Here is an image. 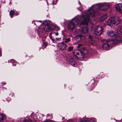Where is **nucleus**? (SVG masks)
I'll use <instances>...</instances> for the list:
<instances>
[{
	"label": "nucleus",
	"instance_id": "f257e3e1",
	"mask_svg": "<svg viewBox=\"0 0 122 122\" xmlns=\"http://www.w3.org/2000/svg\"><path fill=\"white\" fill-rule=\"evenodd\" d=\"M109 7V5L108 3L98 4L95 5L89 8L88 10V15L86 13H84L82 15L84 20L81 24L87 25L88 24L89 17H94L96 14V11L95 9H100L101 10H107Z\"/></svg>",
	"mask_w": 122,
	"mask_h": 122
},
{
	"label": "nucleus",
	"instance_id": "f03ea898",
	"mask_svg": "<svg viewBox=\"0 0 122 122\" xmlns=\"http://www.w3.org/2000/svg\"><path fill=\"white\" fill-rule=\"evenodd\" d=\"M121 21V19L118 16H116L109 18L107 20V24L110 26H115L119 24Z\"/></svg>",
	"mask_w": 122,
	"mask_h": 122
},
{
	"label": "nucleus",
	"instance_id": "7ed1b4c3",
	"mask_svg": "<svg viewBox=\"0 0 122 122\" xmlns=\"http://www.w3.org/2000/svg\"><path fill=\"white\" fill-rule=\"evenodd\" d=\"M108 36L113 37L112 38V40L115 43L120 44L122 43L121 38L120 37L116 36V33L113 30H111L108 31L107 33Z\"/></svg>",
	"mask_w": 122,
	"mask_h": 122
},
{
	"label": "nucleus",
	"instance_id": "20e7f679",
	"mask_svg": "<svg viewBox=\"0 0 122 122\" xmlns=\"http://www.w3.org/2000/svg\"><path fill=\"white\" fill-rule=\"evenodd\" d=\"M79 22V20L77 18H74L68 24V29L72 30L74 28L75 25L78 24Z\"/></svg>",
	"mask_w": 122,
	"mask_h": 122
},
{
	"label": "nucleus",
	"instance_id": "39448f33",
	"mask_svg": "<svg viewBox=\"0 0 122 122\" xmlns=\"http://www.w3.org/2000/svg\"><path fill=\"white\" fill-rule=\"evenodd\" d=\"M84 54H83L82 51L79 50L76 51L75 57L79 59L82 60L84 58Z\"/></svg>",
	"mask_w": 122,
	"mask_h": 122
},
{
	"label": "nucleus",
	"instance_id": "423d86ee",
	"mask_svg": "<svg viewBox=\"0 0 122 122\" xmlns=\"http://www.w3.org/2000/svg\"><path fill=\"white\" fill-rule=\"evenodd\" d=\"M69 63L74 66H77L76 60L75 58V56H73L70 58L69 59Z\"/></svg>",
	"mask_w": 122,
	"mask_h": 122
},
{
	"label": "nucleus",
	"instance_id": "0eeeda50",
	"mask_svg": "<svg viewBox=\"0 0 122 122\" xmlns=\"http://www.w3.org/2000/svg\"><path fill=\"white\" fill-rule=\"evenodd\" d=\"M103 29L101 26H96L95 29L94 33L97 35L101 34L103 31Z\"/></svg>",
	"mask_w": 122,
	"mask_h": 122
},
{
	"label": "nucleus",
	"instance_id": "6e6552de",
	"mask_svg": "<svg viewBox=\"0 0 122 122\" xmlns=\"http://www.w3.org/2000/svg\"><path fill=\"white\" fill-rule=\"evenodd\" d=\"M58 48L62 50H64L66 48V45L63 42L58 43L57 44Z\"/></svg>",
	"mask_w": 122,
	"mask_h": 122
},
{
	"label": "nucleus",
	"instance_id": "1a4fd4ad",
	"mask_svg": "<svg viewBox=\"0 0 122 122\" xmlns=\"http://www.w3.org/2000/svg\"><path fill=\"white\" fill-rule=\"evenodd\" d=\"M117 10L122 13V5L120 4H117L116 6Z\"/></svg>",
	"mask_w": 122,
	"mask_h": 122
},
{
	"label": "nucleus",
	"instance_id": "9d476101",
	"mask_svg": "<svg viewBox=\"0 0 122 122\" xmlns=\"http://www.w3.org/2000/svg\"><path fill=\"white\" fill-rule=\"evenodd\" d=\"M88 30V29L86 27H83L81 30L80 32L81 34H84L87 33Z\"/></svg>",
	"mask_w": 122,
	"mask_h": 122
},
{
	"label": "nucleus",
	"instance_id": "9b49d317",
	"mask_svg": "<svg viewBox=\"0 0 122 122\" xmlns=\"http://www.w3.org/2000/svg\"><path fill=\"white\" fill-rule=\"evenodd\" d=\"M55 27V26L53 25H50L47 26V30H50L54 29Z\"/></svg>",
	"mask_w": 122,
	"mask_h": 122
},
{
	"label": "nucleus",
	"instance_id": "f8f14e48",
	"mask_svg": "<svg viewBox=\"0 0 122 122\" xmlns=\"http://www.w3.org/2000/svg\"><path fill=\"white\" fill-rule=\"evenodd\" d=\"M117 32L118 33L122 36V25L121 27H118L117 29Z\"/></svg>",
	"mask_w": 122,
	"mask_h": 122
},
{
	"label": "nucleus",
	"instance_id": "ddd939ff",
	"mask_svg": "<svg viewBox=\"0 0 122 122\" xmlns=\"http://www.w3.org/2000/svg\"><path fill=\"white\" fill-rule=\"evenodd\" d=\"M6 116L5 114H0V121H2L3 120L6 119Z\"/></svg>",
	"mask_w": 122,
	"mask_h": 122
},
{
	"label": "nucleus",
	"instance_id": "4468645a",
	"mask_svg": "<svg viewBox=\"0 0 122 122\" xmlns=\"http://www.w3.org/2000/svg\"><path fill=\"white\" fill-rule=\"evenodd\" d=\"M109 47V45L107 43L104 44L102 46V48L105 50L107 49Z\"/></svg>",
	"mask_w": 122,
	"mask_h": 122
},
{
	"label": "nucleus",
	"instance_id": "2eb2a0df",
	"mask_svg": "<svg viewBox=\"0 0 122 122\" xmlns=\"http://www.w3.org/2000/svg\"><path fill=\"white\" fill-rule=\"evenodd\" d=\"M82 52L84 54V56H89V53L87 49H86L85 50H83Z\"/></svg>",
	"mask_w": 122,
	"mask_h": 122
},
{
	"label": "nucleus",
	"instance_id": "dca6fc26",
	"mask_svg": "<svg viewBox=\"0 0 122 122\" xmlns=\"http://www.w3.org/2000/svg\"><path fill=\"white\" fill-rule=\"evenodd\" d=\"M107 14H104L102 16L101 18V20L102 21L107 19Z\"/></svg>",
	"mask_w": 122,
	"mask_h": 122
},
{
	"label": "nucleus",
	"instance_id": "f3484780",
	"mask_svg": "<svg viewBox=\"0 0 122 122\" xmlns=\"http://www.w3.org/2000/svg\"><path fill=\"white\" fill-rule=\"evenodd\" d=\"M111 41V40L110 39H107V40L105 39H103L101 40V42H108Z\"/></svg>",
	"mask_w": 122,
	"mask_h": 122
},
{
	"label": "nucleus",
	"instance_id": "a211bd4d",
	"mask_svg": "<svg viewBox=\"0 0 122 122\" xmlns=\"http://www.w3.org/2000/svg\"><path fill=\"white\" fill-rule=\"evenodd\" d=\"M91 43L93 46L96 45L97 42L95 39L90 42Z\"/></svg>",
	"mask_w": 122,
	"mask_h": 122
},
{
	"label": "nucleus",
	"instance_id": "6ab92c4d",
	"mask_svg": "<svg viewBox=\"0 0 122 122\" xmlns=\"http://www.w3.org/2000/svg\"><path fill=\"white\" fill-rule=\"evenodd\" d=\"M88 40L90 42L92 40L94 39V37L91 35H89L88 36Z\"/></svg>",
	"mask_w": 122,
	"mask_h": 122
},
{
	"label": "nucleus",
	"instance_id": "aec40b11",
	"mask_svg": "<svg viewBox=\"0 0 122 122\" xmlns=\"http://www.w3.org/2000/svg\"><path fill=\"white\" fill-rule=\"evenodd\" d=\"M15 13V11L13 10H11L10 12V15L11 17H12L14 15Z\"/></svg>",
	"mask_w": 122,
	"mask_h": 122
},
{
	"label": "nucleus",
	"instance_id": "412c9836",
	"mask_svg": "<svg viewBox=\"0 0 122 122\" xmlns=\"http://www.w3.org/2000/svg\"><path fill=\"white\" fill-rule=\"evenodd\" d=\"M78 38L80 40L82 41L83 40L85 39V37L84 36L80 35L79 36H78Z\"/></svg>",
	"mask_w": 122,
	"mask_h": 122
},
{
	"label": "nucleus",
	"instance_id": "4be33fe9",
	"mask_svg": "<svg viewBox=\"0 0 122 122\" xmlns=\"http://www.w3.org/2000/svg\"><path fill=\"white\" fill-rule=\"evenodd\" d=\"M73 49V47L72 46H70L68 48V51H71Z\"/></svg>",
	"mask_w": 122,
	"mask_h": 122
},
{
	"label": "nucleus",
	"instance_id": "5701e85b",
	"mask_svg": "<svg viewBox=\"0 0 122 122\" xmlns=\"http://www.w3.org/2000/svg\"><path fill=\"white\" fill-rule=\"evenodd\" d=\"M65 43H67L68 42H69L70 41V38H68L67 39L66 38L65 39Z\"/></svg>",
	"mask_w": 122,
	"mask_h": 122
},
{
	"label": "nucleus",
	"instance_id": "b1692460",
	"mask_svg": "<svg viewBox=\"0 0 122 122\" xmlns=\"http://www.w3.org/2000/svg\"><path fill=\"white\" fill-rule=\"evenodd\" d=\"M24 122H32V120L30 119L28 120H24Z\"/></svg>",
	"mask_w": 122,
	"mask_h": 122
},
{
	"label": "nucleus",
	"instance_id": "393cba45",
	"mask_svg": "<svg viewBox=\"0 0 122 122\" xmlns=\"http://www.w3.org/2000/svg\"><path fill=\"white\" fill-rule=\"evenodd\" d=\"M43 44V45L46 46L48 45L47 43L46 42H44Z\"/></svg>",
	"mask_w": 122,
	"mask_h": 122
},
{
	"label": "nucleus",
	"instance_id": "a878e982",
	"mask_svg": "<svg viewBox=\"0 0 122 122\" xmlns=\"http://www.w3.org/2000/svg\"><path fill=\"white\" fill-rule=\"evenodd\" d=\"M46 36H44L43 38H42V41L43 42H44L45 40V39H46Z\"/></svg>",
	"mask_w": 122,
	"mask_h": 122
},
{
	"label": "nucleus",
	"instance_id": "bb28decb",
	"mask_svg": "<svg viewBox=\"0 0 122 122\" xmlns=\"http://www.w3.org/2000/svg\"><path fill=\"white\" fill-rule=\"evenodd\" d=\"M82 46V45L81 44H78L77 47L78 48H79L80 47Z\"/></svg>",
	"mask_w": 122,
	"mask_h": 122
},
{
	"label": "nucleus",
	"instance_id": "cd10ccee",
	"mask_svg": "<svg viewBox=\"0 0 122 122\" xmlns=\"http://www.w3.org/2000/svg\"><path fill=\"white\" fill-rule=\"evenodd\" d=\"M11 62L14 63L15 62V61L14 59H12L11 60Z\"/></svg>",
	"mask_w": 122,
	"mask_h": 122
},
{
	"label": "nucleus",
	"instance_id": "c85d7f7f",
	"mask_svg": "<svg viewBox=\"0 0 122 122\" xmlns=\"http://www.w3.org/2000/svg\"><path fill=\"white\" fill-rule=\"evenodd\" d=\"M44 122H51V121H50L48 120H46Z\"/></svg>",
	"mask_w": 122,
	"mask_h": 122
},
{
	"label": "nucleus",
	"instance_id": "c756f323",
	"mask_svg": "<svg viewBox=\"0 0 122 122\" xmlns=\"http://www.w3.org/2000/svg\"><path fill=\"white\" fill-rule=\"evenodd\" d=\"M51 39L52 40H53V42H55V40L53 39L52 38H51Z\"/></svg>",
	"mask_w": 122,
	"mask_h": 122
},
{
	"label": "nucleus",
	"instance_id": "7c9ffc66",
	"mask_svg": "<svg viewBox=\"0 0 122 122\" xmlns=\"http://www.w3.org/2000/svg\"><path fill=\"white\" fill-rule=\"evenodd\" d=\"M78 2H79V4L80 5V6H81V4L80 3V2L79 1Z\"/></svg>",
	"mask_w": 122,
	"mask_h": 122
},
{
	"label": "nucleus",
	"instance_id": "2f4dec72",
	"mask_svg": "<svg viewBox=\"0 0 122 122\" xmlns=\"http://www.w3.org/2000/svg\"><path fill=\"white\" fill-rule=\"evenodd\" d=\"M1 51L0 50V56H1Z\"/></svg>",
	"mask_w": 122,
	"mask_h": 122
},
{
	"label": "nucleus",
	"instance_id": "473e14b6",
	"mask_svg": "<svg viewBox=\"0 0 122 122\" xmlns=\"http://www.w3.org/2000/svg\"><path fill=\"white\" fill-rule=\"evenodd\" d=\"M19 15V13H17L16 14H15V15Z\"/></svg>",
	"mask_w": 122,
	"mask_h": 122
},
{
	"label": "nucleus",
	"instance_id": "72a5a7b5",
	"mask_svg": "<svg viewBox=\"0 0 122 122\" xmlns=\"http://www.w3.org/2000/svg\"><path fill=\"white\" fill-rule=\"evenodd\" d=\"M56 35H58V33H56Z\"/></svg>",
	"mask_w": 122,
	"mask_h": 122
},
{
	"label": "nucleus",
	"instance_id": "f704fd0d",
	"mask_svg": "<svg viewBox=\"0 0 122 122\" xmlns=\"http://www.w3.org/2000/svg\"><path fill=\"white\" fill-rule=\"evenodd\" d=\"M44 30V29L43 28V29H42V31H43Z\"/></svg>",
	"mask_w": 122,
	"mask_h": 122
},
{
	"label": "nucleus",
	"instance_id": "c9c22d12",
	"mask_svg": "<svg viewBox=\"0 0 122 122\" xmlns=\"http://www.w3.org/2000/svg\"><path fill=\"white\" fill-rule=\"evenodd\" d=\"M6 84V83H4L3 84V85H5Z\"/></svg>",
	"mask_w": 122,
	"mask_h": 122
},
{
	"label": "nucleus",
	"instance_id": "e433bc0d",
	"mask_svg": "<svg viewBox=\"0 0 122 122\" xmlns=\"http://www.w3.org/2000/svg\"><path fill=\"white\" fill-rule=\"evenodd\" d=\"M94 51V50H93V49H92V51Z\"/></svg>",
	"mask_w": 122,
	"mask_h": 122
},
{
	"label": "nucleus",
	"instance_id": "4c0bfd02",
	"mask_svg": "<svg viewBox=\"0 0 122 122\" xmlns=\"http://www.w3.org/2000/svg\"><path fill=\"white\" fill-rule=\"evenodd\" d=\"M56 40H58V38H56Z\"/></svg>",
	"mask_w": 122,
	"mask_h": 122
},
{
	"label": "nucleus",
	"instance_id": "58836bf2",
	"mask_svg": "<svg viewBox=\"0 0 122 122\" xmlns=\"http://www.w3.org/2000/svg\"><path fill=\"white\" fill-rule=\"evenodd\" d=\"M93 89V88H92V90Z\"/></svg>",
	"mask_w": 122,
	"mask_h": 122
},
{
	"label": "nucleus",
	"instance_id": "ea45409f",
	"mask_svg": "<svg viewBox=\"0 0 122 122\" xmlns=\"http://www.w3.org/2000/svg\"><path fill=\"white\" fill-rule=\"evenodd\" d=\"M13 66H14V64H13Z\"/></svg>",
	"mask_w": 122,
	"mask_h": 122
},
{
	"label": "nucleus",
	"instance_id": "a19ab883",
	"mask_svg": "<svg viewBox=\"0 0 122 122\" xmlns=\"http://www.w3.org/2000/svg\"><path fill=\"white\" fill-rule=\"evenodd\" d=\"M48 23H47L46 24H48Z\"/></svg>",
	"mask_w": 122,
	"mask_h": 122
},
{
	"label": "nucleus",
	"instance_id": "79ce46f5",
	"mask_svg": "<svg viewBox=\"0 0 122 122\" xmlns=\"http://www.w3.org/2000/svg\"><path fill=\"white\" fill-rule=\"evenodd\" d=\"M40 29H39V30H40Z\"/></svg>",
	"mask_w": 122,
	"mask_h": 122
}]
</instances>
